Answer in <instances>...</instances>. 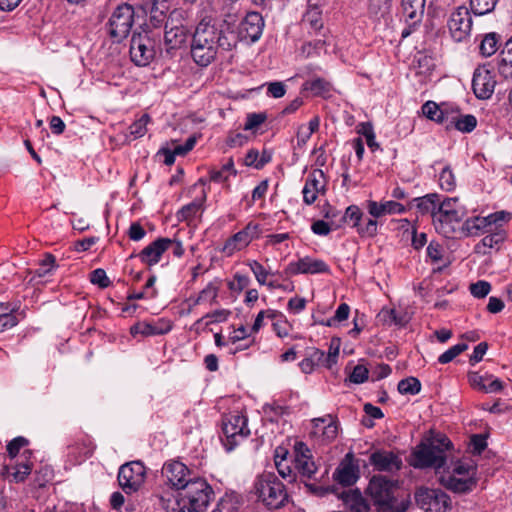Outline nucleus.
Here are the masks:
<instances>
[{"mask_svg": "<svg viewBox=\"0 0 512 512\" xmlns=\"http://www.w3.org/2000/svg\"><path fill=\"white\" fill-rule=\"evenodd\" d=\"M248 265H249L251 271L253 272V274L255 275V278L258 281V283L260 285H265L267 276L270 274V272L267 271L264 268V266L256 260L250 261L248 263Z\"/></svg>", "mask_w": 512, "mask_h": 512, "instance_id": "nucleus-64", "label": "nucleus"}, {"mask_svg": "<svg viewBox=\"0 0 512 512\" xmlns=\"http://www.w3.org/2000/svg\"><path fill=\"white\" fill-rule=\"evenodd\" d=\"M448 28L455 41L467 39L472 30V17L468 8L461 6L453 11L448 20Z\"/></svg>", "mask_w": 512, "mask_h": 512, "instance_id": "nucleus-17", "label": "nucleus"}, {"mask_svg": "<svg viewBox=\"0 0 512 512\" xmlns=\"http://www.w3.org/2000/svg\"><path fill=\"white\" fill-rule=\"evenodd\" d=\"M213 497L214 491L207 481L195 477L178 492L177 503L183 507H193L205 511Z\"/></svg>", "mask_w": 512, "mask_h": 512, "instance_id": "nucleus-10", "label": "nucleus"}, {"mask_svg": "<svg viewBox=\"0 0 512 512\" xmlns=\"http://www.w3.org/2000/svg\"><path fill=\"white\" fill-rule=\"evenodd\" d=\"M503 225H495L490 231L487 232V235L482 238V240L475 246V251L477 253L487 254V249H496L500 248V245L505 241L507 237V233L505 229L502 227Z\"/></svg>", "mask_w": 512, "mask_h": 512, "instance_id": "nucleus-27", "label": "nucleus"}, {"mask_svg": "<svg viewBox=\"0 0 512 512\" xmlns=\"http://www.w3.org/2000/svg\"><path fill=\"white\" fill-rule=\"evenodd\" d=\"M131 61L139 67L149 65L158 55L163 57L161 31L142 30L134 33L130 41Z\"/></svg>", "mask_w": 512, "mask_h": 512, "instance_id": "nucleus-5", "label": "nucleus"}, {"mask_svg": "<svg viewBox=\"0 0 512 512\" xmlns=\"http://www.w3.org/2000/svg\"><path fill=\"white\" fill-rule=\"evenodd\" d=\"M278 474L288 482L296 480V472L306 493L314 496L320 495V480L317 477L318 467L313 461L311 450L303 442H296L294 457L288 461H276Z\"/></svg>", "mask_w": 512, "mask_h": 512, "instance_id": "nucleus-2", "label": "nucleus"}, {"mask_svg": "<svg viewBox=\"0 0 512 512\" xmlns=\"http://www.w3.org/2000/svg\"><path fill=\"white\" fill-rule=\"evenodd\" d=\"M439 186L442 190L453 191L456 187V178L449 165L445 166L439 173Z\"/></svg>", "mask_w": 512, "mask_h": 512, "instance_id": "nucleus-47", "label": "nucleus"}, {"mask_svg": "<svg viewBox=\"0 0 512 512\" xmlns=\"http://www.w3.org/2000/svg\"><path fill=\"white\" fill-rule=\"evenodd\" d=\"M363 216V212L358 206L351 205L346 208L345 213L343 214L342 217H337V219L334 220V222L332 223V228H339L341 227L343 222H347L353 228H356V230H358V227L360 226Z\"/></svg>", "mask_w": 512, "mask_h": 512, "instance_id": "nucleus-36", "label": "nucleus"}, {"mask_svg": "<svg viewBox=\"0 0 512 512\" xmlns=\"http://www.w3.org/2000/svg\"><path fill=\"white\" fill-rule=\"evenodd\" d=\"M421 390V383L415 377H408L398 383V391L404 395H416Z\"/></svg>", "mask_w": 512, "mask_h": 512, "instance_id": "nucleus-48", "label": "nucleus"}, {"mask_svg": "<svg viewBox=\"0 0 512 512\" xmlns=\"http://www.w3.org/2000/svg\"><path fill=\"white\" fill-rule=\"evenodd\" d=\"M455 128L463 133H470L477 125V119L471 114H467L453 120Z\"/></svg>", "mask_w": 512, "mask_h": 512, "instance_id": "nucleus-55", "label": "nucleus"}, {"mask_svg": "<svg viewBox=\"0 0 512 512\" xmlns=\"http://www.w3.org/2000/svg\"><path fill=\"white\" fill-rule=\"evenodd\" d=\"M28 444L29 441L23 436L14 438L7 444L8 455L11 459H14L19 454L20 450L26 447Z\"/></svg>", "mask_w": 512, "mask_h": 512, "instance_id": "nucleus-63", "label": "nucleus"}, {"mask_svg": "<svg viewBox=\"0 0 512 512\" xmlns=\"http://www.w3.org/2000/svg\"><path fill=\"white\" fill-rule=\"evenodd\" d=\"M371 464L379 471L399 470L402 466L401 459L389 451H377L370 457Z\"/></svg>", "mask_w": 512, "mask_h": 512, "instance_id": "nucleus-28", "label": "nucleus"}, {"mask_svg": "<svg viewBox=\"0 0 512 512\" xmlns=\"http://www.w3.org/2000/svg\"><path fill=\"white\" fill-rule=\"evenodd\" d=\"M172 329V322L166 318H160L150 322H137L130 328L133 336L140 334L144 337L164 335Z\"/></svg>", "mask_w": 512, "mask_h": 512, "instance_id": "nucleus-23", "label": "nucleus"}, {"mask_svg": "<svg viewBox=\"0 0 512 512\" xmlns=\"http://www.w3.org/2000/svg\"><path fill=\"white\" fill-rule=\"evenodd\" d=\"M232 314V312L228 309H218L214 310L212 312L207 313L202 318L198 319L194 326L199 325L204 319L209 318L210 321L206 322V325L212 324V323H221L225 322L229 316Z\"/></svg>", "mask_w": 512, "mask_h": 512, "instance_id": "nucleus-56", "label": "nucleus"}, {"mask_svg": "<svg viewBox=\"0 0 512 512\" xmlns=\"http://www.w3.org/2000/svg\"><path fill=\"white\" fill-rule=\"evenodd\" d=\"M183 18H179V22H172L169 27L162 29V54L163 57H173L175 53L186 46L188 40V29L182 23Z\"/></svg>", "mask_w": 512, "mask_h": 512, "instance_id": "nucleus-13", "label": "nucleus"}, {"mask_svg": "<svg viewBox=\"0 0 512 512\" xmlns=\"http://www.w3.org/2000/svg\"><path fill=\"white\" fill-rule=\"evenodd\" d=\"M151 121L149 114H143L129 126V133L134 139L141 138L147 133V124Z\"/></svg>", "mask_w": 512, "mask_h": 512, "instance_id": "nucleus-51", "label": "nucleus"}, {"mask_svg": "<svg viewBox=\"0 0 512 512\" xmlns=\"http://www.w3.org/2000/svg\"><path fill=\"white\" fill-rule=\"evenodd\" d=\"M496 86V80L492 70L487 65L475 69L472 79V89L478 99H489Z\"/></svg>", "mask_w": 512, "mask_h": 512, "instance_id": "nucleus-20", "label": "nucleus"}, {"mask_svg": "<svg viewBox=\"0 0 512 512\" xmlns=\"http://www.w3.org/2000/svg\"><path fill=\"white\" fill-rule=\"evenodd\" d=\"M469 291L475 298L481 299L490 293L491 284L485 280H479L470 284Z\"/></svg>", "mask_w": 512, "mask_h": 512, "instance_id": "nucleus-59", "label": "nucleus"}, {"mask_svg": "<svg viewBox=\"0 0 512 512\" xmlns=\"http://www.w3.org/2000/svg\"><path fill=\"white\" fill-rule=\"evenodd\" d=\"M320 364V353L317 349L307 351L306 357L300 362L299 366L303 373L310 374Z\"/></svg>", "mask_w": 512, "mask_h": 512, "instance_id": "nucleus-45", "label": "nucleus"}, {"mask_svg": "<svg viewBox=\"0 0 512 512\" xmlns=\"http://www.w3.org/2000/svg\"><path fill=\"white\" fill-rule=\"evenodd\" d=\"M222 432L226 438L224 445L228 451L250 434L247 418L240 414H229L222 421Z\"/></svg>", "mask_w": 512, "mask_h": 512, "instance_id": "nucleus-15", "label": "nucleus"}, {"mask_svg": "<svg viewBox=\"0 0 512 512\" xmlns=\"http://www.w3.org/2000/svg\"><path fill=\"white\" fill-rule=\"evenodd\" d=\"M498 0H470L471 11L475 15H485L492 12Z\"/></svg>", "mask_w": 512, "mask_h": 512, "instance_id": "nucleus-53", "label": "nucleus"}, {"mask_svg": "<svg viewBox=\"0 0 512 512\" xmlns=\"http://www.w3.org/2000/svg\"><path fill=\"white\" fill-rule=\"evenodd\" d=\"M367 209L369 214L374 218H380L384 215L403 214L406 211L404 205L392 200L382 203L372 200L368 201Z\"/></svg>", "mask_w": 512, "mask_h": 512, "instance_id": "nucleus-29", "label": "nucleus"}, {"mask_svg": "<svg viewBox=\"0 0 512 512\" xmlns=\"http://www.w3.org/2000/svg\"><path fill=\"white\" fill-rule=\"evenodd\" d=\"M377 320L386 326H405L408 322L406 313H399L395 309L385 307L377 314Z\"/></svg>", "mask_w": 512, "mask_h": 512, "instance_id": "nucleus-35", "label": "nucleus"}, {"mask_svg": "<svg viewBox=\"0 0 512 512\" xmlns=\"http://www.w3.org/2000/svg\"><path fill=\"white\" fill-rule=\"evenodd\" d=\"M512 214L506 211H497L486 217H474L464 222V227L469 234H478L479 232L487 233L495 225H503L508 223Z\"/></svg>", "mask_w": 512, "mask_h": 512, "instance_id": "nucleus-19", "label": "nucleus"}, {"mask_svg": "<svg viewBox=\"0 0 512 512\" xmlns=\"http://www.w3.org/2000/svg\"><path fill=\"white\" fill-rule=\"evenodd\" d=\"M134 14V8L127 3L115 8L107 23V33L115 42L128 36L134 23Z\"/></svg>", "mask_w": 512, "mask_h": 512, "instance_id": "nucleus-12", "label": "nucleus"}, {"mask_svg": "<svg viewBox=\"0 0 512 512\" xmlns=\"http://www.w3.org/2000/svg\"><path fill=\"white\" fill-rule=\"evenodd\" d=\"M170 238H158L146 246L139 254L141 262L151 267L157 264L163 253L169 250Z\"/></svg>", "mask_w": 512, "mask_h": 512, "instance_id": "nucleus-25", "label": "nucleus"}, {"mask_svg": "<svg viewBox=\"0 0 512 512\" xmlns=\"http://www.w3.org/2000/svg\"><path fill=\"white\" fill-rule=\"evenodd\" d=\"M422 112L430 120L436 121L438 123H443L444 122V113H443V111L433 101H427L422 106Z\"/></svg>", "mask_w": 512, "mask_h": 512, "instance_id": "nucleus-54", "label": "nucleus"}, {"mask_svg": "<svg viewBox=\"0 0 512 512\" xmlns=\"http://www.w3.org/2000/svg\"><path fill=\"white\" fill-rule=\"evenodd\" d=\"M237 46V36L228 24L202 20L196 26L191 41V56L199 66L213 62L219 51H231Z\"/></svg>", "mask_w": 512, "mask_h": 512, "instance_id": "nucleus-1", "label": "nucleus"}, {"mask_svg": "<svg viewBox=\"0 0 512 512\" xmlns=\"http://www.w3.org/2000/svg\"><path fill=\"white\" fill-rule=\"evenodd\" d=\"M496 68L504 78H512V38L509 39L496 58Z\"/></svg>", "mask_w": 512, "mask_h": 512, "instance_id": "nucleus-34", "label": "nucleus"}, {"mask_svg": "<svg viewBox=\"0 0 512 512\" xmlns=\"http://www.w3.org/2000/svg\"><path fill=\"white\" fill-rule=\"evenodd\" d=\"M402 15L408 26L402 30V38L408 37L413 29L422 21L425 0H401Z\"/></svg>", "mask_w": 512, "mask_h": 512, "instance_id": "nucleus-21", "label": "nucleus"}, {"mask_svg": "<svg viewBox=\"0 0 512 512\" xmlns=\"http://www.w3.org/2000/svg\"><path fill=\"white\" fill-rule=\"evenodd\" d=\"M341 346V340L338 337L331 339L328 355L326 358V366L331 369L333 365L337 363L339 350Z\"/></svg>", "mask_w": 512, "mask_h": 512, "instance_id": "nucleus-62", "label": "nucleus"}, {"mask_svg": "<svg viewBox=\"0 0 512 512\" xmlns=\"http://www.w3.org/2000/svg\"><path fill=\"white\" fill-rule=\"evenodd\" d=\"M468 382L473 389L484 393H497L504 388V383L499 378L488 373L481 375L478 372H470Z\"/></svg>", "mask_w": 512, "mask_h": 512, "instance_id": "nucleus-24", "label": "nucleus"}, {"mask_svg": "<svg viewBox=\"0 0 512 512\" xmlns=\"http://www.w3.org/2000/svg\"><path fill=\"white\" fill-rule=\"evenodd\" d=\"M259 235V224L249 222L244 229L234 234L225 242L223 250L231 255L235 251L246 247L253 239L258 238Z\"/></svg>", "mask_w": 512, "mask_h": 512, "instance_id": "nucleus-22", "label": "nucleus"}, {"mask_svg": "<svg viewBox=\"0 0 512 512\" xmlns=\"http://www.w3.org/2000/svg\"><path fill=\"white\" fill-rule=\"evenodd\" d=\"M138 6L148 14L143 30L162 32L172 22H179L182 13L176 9L170 11L168 0H138Z\"/></svg>", "mask_w": 512, "mask_h": 512, "instance_id": "nucleus-7", "label": "nucleus"}, {"mask_svg": "<svg viewBox=\"0 0 512 512\" xmlns=\"http://www.w3.org/2000/svg\"><path fill=\"white\" fill-rule=\"evenodd\" d=\"M253 487L258 502L269 510L281 509L290 502L286 486L272 472L258 475Z\"/></svg>", "mask_w": 512, "mask_h": 512, "instance_id": "nucleus-4", "label": "nucleus"}, {"mask_svg": "<svg viewBox=\"0 0 512 512\" xmlns=\"http://www.w3.org/2000/svg\"><path fill=\"white\" fill-rule=\"evenodd\" d=\"M416 202V207L422 214H430L432 217V221L434 220V214L437 212L438 207L440 205V196L436 193L427 194L422 197H417L414 199Z\"/></svg>", "mask_w": 512, "mask_h": 512, "instance_id": "nucleus-37", "label": "nucleus"}, {"mask_svg": "<svg viewBox=\"0 0 512 512\" xmlns=\"http://www.w3.org/2000/svg\"><path fill=\"white\" fill-rule=\"evenodd\" d=\"M341 498L346 512H368L369 510V503L357 489L343 492Z\"/></svg>", "mask_w": 512, "mask_h": 512, "instance_id": "nucleus-31", "label": "nucleus"}, {"mask_svg": "<svg viewBox=\"0 0 512 512\" xmlns=\"http://www.w3.org/2000/svg\"><path fill=\"white\" fill-rule=\"evenodd\" d=\"M464 216L465 209L457 198H445L434 214V228L445 238H454Z\"/></svg>", "mask_w": 512, "mask_h": 512, "instance_id": "nucleus-6", "label": "nucleus"}, {"mask_svg": "<svg viewBox=\"0 0 512 512\" xmlns=\"http://www.w3.org/2000/svg\"><path fill=\"white\" fill-rule=\"evenodd\" d=\"M317 185L318 181L314 174H312L311 178L306 181L302 191L303 199L306 204H312L317 199L319 193Z\"/></svg>", "mask_w": 512, "mask_h": 512, "instance_id": "nucleus-50", "label": "nucleus"}, {"mask_svg": "<svg viewBox=\"0 0 512 512\" xmlns=\"http://www.w3.org/2000/svg\"><path fill=\"white\" fill-rule=\"evenodd\" d=\"M501 36L495 32L485 34L480 42L479 51L484 57H490L499 49Z\"/></svg>", "mask_w": 512, "mask_h": 512, "instance_id": "nucleus-38", "label": "nucleus"}, {"mask_svg": "<svg viewBox=\"0 0 512 512\" xmlns=\"http://www.w3.org/2000/svg\"><path fill=\"white\" fill-rule=\"evenodd\" d=\"M237 170L234 167V161L229 158L228 161L222 165L221 169H212L210 171V180L215 183H224L228 180L230 175L236 176Z\"/></svg>", "mask_w": 512, "mask_h": 512, "instance_id": "nucleus-40", "label": "nucleus"}, {"mask_svg": "<svg viewBox=\"0 0 512 512\" xmlns=\"http://www.w3.org/2000/svg\"><path fill=\"white\" fill-rule=\"evenodd\" d=\"M351 458L352 455L347 454L335 472L336 480L343 485H352L358 479V467Z\"/></svg>", "mask_w": 512, "mask_h": 512, "instance_id": "nucleus-32", "label": "nucleus"}, {"mask_svg": "<svg viewBox=\"0 0 512 512\" xmlns=\"http://www.w3.org/2000/svg\"><path fill=\"white\" fill-rule=\"evenodd\" d=\"M19 306L11 308L9 312L0 314V333L10 329L18 324V319L14 312L18 310Z\"/></svg>", "mask_w": 512, "mask_h": 512, "instance_id": "nucleus-61", "label": "nucleus"}, {"mask_svg": "<svg viewBox=\"0 0 512 512\" xmlns=\"http://www.w3.org/2000/svg\"><path fill=\"white\" fill-rule=\"evenodd\" d=\"M339 433V422L335 416L327 415L322 417V443L331 442L336 439Z\"/></svg>", "mask_w": 512, "mask_h": 512, "instance_id": "nucleus-39", "label": "nucleus"}, {"mask_svg": "<svg viewBox=\"0 0 512 512\" xmlns=\"http://www.w3.org/2000/svg\"><path fill=\"white\" fill-rule=\"evenodd\" d=\"M219 293V286L213 282L207 284L205 288H203L198 297L194 301V305H198L203 302H210L211 304L217 303Z\"/></svg>", "mask_w": 512, "mask_h": 512, "instance_id": "nucleus-42", "label": "nucleus"}, {"mask_svg": "<svg viewBox=\"0 0 512 512\" xmlns=\"http://www.w3.org/2000/svg\"><path fill=\"white\" fill-rule=\"evenodd\" d=\"M392 0H369L368 10L371 14L384 15L389 12Z\"/></svg>", "mask_w": 512, "mask_h": 512, "instance_id": "nucleus-60", "label": "nucleus"}, {"mask_svg": "<svg viewBox=\"0 0 512 512\" xmlns=\"http://www.w3.org/2000/svg\"><path fill=\"white\" fill-rule=\"evenodd\" d=\"M205 200V196H203L200 200H194L193 202L183 206L177 213V218L180 221H189L192 220L196 214L202 208L203 202Z\"/></svg>", "mask_w": 512, "mask_h": 512, "instance_id": "nucleus-43", "label": "nucleus"}, {"mask_svg": "<svg viewBox=\"0 0 512 512\" xmlns=\"http://www.w3.org/2000/svg\"><path fill=\"white\" fill-rule=\"evenodd\" d=\"M118 483L126 494L137 492L146 479V467L141 461L123 464L118 472Z\"/></svg>", "mask_w": 512, "mask_h": 512, "instance_id": "nucleus-14", "label": "nucleus"}, {"mask_svg": "<svg viewBox=\"0 0 512 512\" xmlns=\"http://www.w3.org/2000/svg\"><path fill=\"white\" fill-rule=\"evenodd\" d=\"M318 128L319 119L317 116L311 119L308 125L300 126L297 132L298 145L305 144L310 139L311 135L318 130Z\"/></svg>", "mask_w": 512, "mask_h": 512, "instance_id": "nucleus-46", "label": "nucleus"}, {"mask_svg": "<svg viewBox=\"0 0 512 512\" xmlns=\"http://www.w3.org/2000/svg\"><path fill=\"white\" fill-rule=\"evenodd\" d=\"M222 23L229 25L231 32L237 36V43L240 40L257 41L264 27V20L258 12L247 13L239 23L232 16H228Z\"/></svg>", "mask_w": 512, "mask_h": 512, "instance_id": "nucleus-11", "label": "nucleus"}, {"mask_svg": "<svg viewBox=\"0 0 512 512\" xmlns=\"http://www.w3.org/2000/svg\"><path fill=\"white\" fill-rule=\"evenodd\" d=\"M31 455L29 450H25L23 456L28 459ZM32 463L26 460L25 462L16 463L14 465H5L2 469L1 474L3 476L12 477L15 482L24 481L27 476L31 473Z\"/></svg>", "mask_w": 512, "mask_h": 512, "instance_id": "nucleus-30", "label": "nucleus"}, {"mask_svg": "<svg viewBox=\"0 0 512 512\" xmlns=\"http://www.w3.org/2000/svg\"><path fill=\"white\" fill-rule=\"evenodd\" d=\"M467 348H468V345L466 343H458V344L450 347L444 353H442L438 357V362L441 364H447V363L451 362L455 357L460 355L462 352L467 350Z\"/></svg>", "mask_w": 512, "mask_h": 512, "instance_id": "nucleus-57", "label": "nucleus"}, {"mask_svg": "<svg viewBox=\"0 0 512 512\" xmlns=\"http://www.w3.org/2000/svg\"><path fill=\"white\" fill-rule=\"evenodd\" d=\"M368 490L375 503L384 512L405 511L406 504L398 501L394 482L386 477L374 476L369 482Z\"/></svg>", "mask_w": 512, "mask_h": 512, "instance_id": "nucleus-8", "label": "nucleus"}, {"mask_svg": "<svg viewBox=\"0 0 512 512\" xmlns=\"http://www.w3.org/2000/svg\"><path fill=\"white\" fill-rule=\"evenodd\" d=\"M320 0H308L307 10L303 14L301 26L310 35L317 36L320 31Z\"/></svg>", "mask_w": 512, "mask_h": 512, "instance_id": "nucleus-26", "label": "nucleus"}, {"mask_svg": "<svg viewBox=\"0 0 512 512\" xmlns=\"http://www.w3.org/2000/svg\"><path fill=\"white\" fill-rule=\"evenodd\" d=\"M377 218H367L361 221L357 233L362 237H374L377 234Z\"/></svg>", "mask_w": 512, "mask_h": 512, "instance_id": "nucleus-58", "label": "nucleus"}, {"mask_svg": "<svg viewBox=\"0 0 512 512\" xmlns=\"http://www.w3.org/2000/svg\"><path fill=\"white\" fill-rule=\"evenodd\" d=\"M284 272L286 275L317 274L320 272V261L308 256L303 257L298 261L289 263Z\"/></svg>", "mask_w": 512, "mask_h": 512, "instance_id": "nucleus-33", "label": "nucleus"}, {"mask_svg": "<svg viewBox=\"0 0 512 512\" xmlns=\"http://www.w3.org/2000/svg\"><path fill=\"white\" fill-rule=\"evenodd\" d=\"M349 313V305L346 303H342L336 309L334 316L326 319L325 321L322 320V325H325L327 327H338L343 321L348 319Z\"/></svg>", "mask_w": 512, "mask_h": 512, "instance_id": "nucleus-44", "label": "nucleus"}, {"mask_svg": "<svg viewBox=\"0 0 512 512\" xmlns=\"http://www.w3.org/2000/svg\"><path fill=\"white\" fill-rule=\"evenodd\" d=\"M438 474L440 484L455 493H466L476 485L475 468L466 463H457L451 470L443 468Z\"/></svg>", "mask_w": 512, "mask_h": 512, "instance_id": "nucleus-9", "label": "nucleus"}, {"mask_svg": "<svg viewBox=\"0 0 512 512\" xmlns=\"http://www.w3.org/2000/svg\"><path fill=\"white\" fill-rule=\"evenodd\" d=\"M322 214H324L325 218V220H322V235H326L336 229L332 228V223L337 217H342L343 214L329 205H327V208L322 209Z\"/></svg>", "mask_w": 512, "mask_h": 512, "instance_id": "nucleus-49", "label": "nucleus"}, {"mask_svg": "<svg viewBox=\"0 0 512 512\" xmlns=\"http://www.w3.org/2000/svg\"><path fill=\"white\" fill-rule=\"evenodd\" d=\"M451 441L444 435H438L420 443L412 454L411 465L415 468H434L438 474L446 464V452Z\"/></svg>", "mask_w": 512, "mask_h": 512, "instance_id": "nucleus-3", "label": "nucleus"}, {"mask_svg": "<svg viewBox=\"0 0 512 512\" xmlns=\"http://www.w3.org/2000/svg\"><path fill=\"white\" fill-rule=\"evenodd\" d=\"M162 475L171 487L180 492L186 483L192 481L196 476L180 461H170L164 464Z\"/></svg>", "mask_w": 512, "mask_h": 512, "instance_id": "nucleus-18", "label": "nucleus"}, {"mask_svg": "<svg viewBox=\"0 0 512 512\" xmlns=\"http://www.w3.org/2000/svg\"><path fill=\"white\" fill-rule=\"evenodd\" d=\"M415 499L425 512H445L450 504L449 496L440 489L420 488L416 491Z\"/></svg>", "mask_w": 512, "mask_h": 512, "instance_id": "nucleus-16", "label": "nucleus"}, {"mask_svg": "<svg viewBox=\"0 0 512 512\" xmlns=\"http://www.w3.org/2000/svg\"><path fill=\"white\" fill-rule=\"evenodd\" d=\"M271 321L273 330L278 337L284 338L289 335L291 329L290 324L281 313L276 311V316L272 317Z\"/></svg>", "mask_w": 512, "mask_h": 512, "instance_id": "nucleus-52", "label": "nucleus"}, {"mask_svg": "<svg viewBox=\"0 0 512 512\" xmlns=\"http://www.w3.org/2000/svg\"><path fill=\"white\" fill-rule=\"evenodd\" d=\"M240 505L239 496L234 493H226L220 498L212 512H238Z\"/></svg>", "mask_w": 512, "mask_h": 512, "instance_id": "nucleus-41", "label": "nucleus"}]
</instances>
